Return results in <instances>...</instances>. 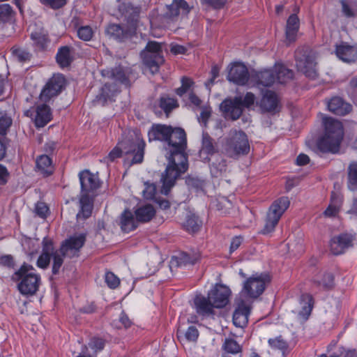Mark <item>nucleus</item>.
I'll return each instance as SVG.
<instances>
[{"label":"nucleus","instance_id":"nucleus-4","mask_svg":"<svg viewBox=\"0 0 357 357\" xmlns=\"http://www.w3.org/2000/svg\"><path fill=\"white\" fill-rule=\"evenodd\" d=\"M145 142L139 139L135 141L125 139L119 142L104 158V162H114L116 158L121 157L122 153L126 155L132 153L133 156L130 165L140 164L142 162L144 155Z\"/></svg>","mask_w":357,"mask_h":357},{"label":"nucleus","instance_id":"nucleus-19","mask_svg":"<svg viewBox=\"0 0 357 357\" xmlns=\"http://www.w3.org/2000/svg\"><path fill=\"white\" fill-rule=\"evenodd\" d=\"M231 294L230 289L223 284H216L208 293V299L215 308H222L227 305Z\"/></svg>","mask_w":357,"mask_h":357},{"label":"nucleus","instance_id":"nucleus-57","mask_svg":"<svg viewBox=\"0 0 357 357\" xmlns=\"http://www.w3.org/2000/svg\"><path fill=\"white\" fill-rule=\"evenodd\" d=\"M12 124V119L7 115L0 117V134L6 135L7 130Z\"/></svg>","mask_w":357,"mask_h":357},{"label":"nucleus","instance_id":"nucleus-28","mask_svg":"<svg viewBox=\"0 0 357 357\" xmlns=\"http://www.w3.org/2000/svg\"><path fill=\"white\" fill-rule=\"evenodd\" d=\"M200 259V254L198 252L192 253L181 252L176 257H173L171 260L172 265L177 266L194 265Z\"/></svg>","mask_w":357,"mask_h":357},{"label":"nucleus","instance_id":"nucleus-11","mask_svg":"<svg viewBox=\"0 0 357 357\" xmlns=\"http://www.w3.org/2000/svg\"><path fill=\"white\" fill-rule=\"evenodd\" d=\"M290 201L287 197H282L273 202L267 213L266 222L261 233L267 234L272 232L280 218L289 208Z\"/></svg>","mask_w":357,"mask_h":357},{"label":"nucleus","instance_id":"nucleus-6","mask_svg":"<svg viewBox=\"0 0 357 357\" xmlns=\"http://www.w3.org/2000/svg\"><path fill=\"white\" fill-rule=\"evenodd\" d=\"M255 101V95L251 92H248L244 98L236 96L232 99L225 100L221 103L220 108L226 118L234 121L241 116L243 107L249 108L254 105Z\"/></svg>","mask_w":357,"mask_h":357},{"label":"nucleus","instance_id":"nucleus-18","mask_svg":"<svg viewBox=\"0 0 357 357\" xmlns=\"http://www.w3.org/2000/svg\"><path fill=\"white\" fill-rule=\"evenodd\" d=\"M248 69L243 63L236 62L229 68L227 79L237 85H245L250 77Z\"/></svg>","mask_w":357,"mask_h":357},{"label":"nucleus","instance_id":"nucleus-24","mask_svg":"<svg viewBox=\"0 0 357 357\" xmlns=\"http://www.w3.org/2000/svg\"><path fill=\"white\" fill-rule=\"evenodd\" d=\"M328 109L335 114L344 116L351 110V105L338 96L333 97L327 102Z\"/></svg>","mask_w":357,"mask_h":357},{"label":"nucleus","instance_id":"nucleus-55","mask_svg":"<svg viewBox=\"0 0 357 357\" xmlns=\"http://www.w3.org/2000/svg\"><path fill=\"white\" fill-rule=\"evenodd\" d=\"M211 112L212 110L210 107H202V112L200 113V116L198 117V121L199 123H203L205 127L207 125L208 120L211 117Z\"/></svg>","mask_w":357,"mask_h":357},{"label":"nucleus","instance_id":"nucleus-64","mask_svg":"<svg viewBox=\"0 0 357 357\" xmlns=\"http://www.w3.org/2000/svg\"><path fill=\"white\" fill-rule=\"evenodd\" d=\"M241 243H242V238L241 236H236V237L233 238L231 240V242L230 248H229L230 253H232L233 252L239 248V246L241 245Z\"/></svg>","mask_w":357,"mask_h":357},{"label":"nucleus","instance_id":"nucleus-41","mask_svg":"<svg viewBox=\"0 0 357 357\" xmlns=\"http://www.w3.org/2000/svg\"><path fill=\"white\" fill-rule=\"evenodd\" d=\"M13 17V10L9 4L0 5V28H3L5 24L10 23Z\"/></svg>","mask_w":357,"mask_h":357},{"label":"nucleus","instance_id":"nucleus-26","mask_svg":"<svg viewBox=\"0 0 357 357\" xmlns=\"http://www.w3.org/2000/svg\"><path fill=\"white\" fill-rule=\"evenodd\" d=\"M52 119L50 107L46 104L39 105L36 108L34 123L37 128H43Z\"/></svg>","mask_w":357,"mask_h":357},{"label":"nucleus","instance_id":"nucleus-34","mask_svg":"<svg viewBox=\"0 0 357 357\" xmlns=\"http://www.w3.org/2000/svg\"><path fill=\"white\" fill-rule=\"evenodd\" d=\"M278 100L272 91L266 92L260 101V107L265 112H272L277 107Z\"/></svg>","mask_w":357,"mask_h":357},{"label":"nucleus","instance_id":"nucleus-47","mask_svg":"<svg viewBox=\"0 0 357 357\" xmlns=\"http://www.w3.org/2000/svg\"><path fill=\"white\" fill-rule=\"evenodd\" d=\"M340 204V198L334 192H333L331 195V202L324 212V215L326 217L335 216L339 211Z\"/></svg>","mask_w":357,"mask_h":357},{"label":"nucleus","instance_id":"nucleus-1","mask_svg":"<svg viewBox=\"0 0 357 357\" xmlns=\"http://www.w3.org/2000/svg\"><path fill=\"white\" fill-rule=\"evenodd\" d=\"M187 138L181 128L172 127L167 140L164 144L168 164L161 175V192L167 195L181 174L188 169V155L185 153Z\"/></svg>","mask_w":357,"mask_h":357},{"label":"nucleus","instance_id":"nucleus-20","mask_svg":"<svg viewBox=\"0 0 357 357\" xmlns=\"http://www.w3.org/2000/svg\"><path fill=\"white\" fill-rule=\"evenodd\" d=\"M81 184V194L89 195L100 187V181L97 175L84 170L79 174Z\"/></svg>","mask_w":357,"mask_h":357},{"label":"nucleus","instance_id":"nucleus-29","mask_svg":"<svg viewBox=\"0 0 357 357\" xmlns=\"http://www.w3.org/2000/svg\"><path fill=\"white\" fill-rule=\"evenodd\" d=\"M300 21L296 14L291 15L287 21L286 25V40L289 43L296 41L297 33L299 29Z\"/></svg>","mask_w":357,"mask_h":357},{"label":"nucleus","instance_id":"nucleus-30","mask_svg":"<svg viewBox=\"0 0 357 357\" xmlns=\"http://www.w3.org/2000/svg\"><path fill=\"white\" fill-rule=\"evenodd\" d=\"M275 67L273 69H266L252 75L257 84L269 86L275 82Z\"/></svg>","mask_w":357,"mask_h":357},{"label":"nucleus","instance_id":"nucleus-22","mask_svg":"<svg viewBox=\"0 0 357 357\" xmlns=\"http://www.w3.org/2000/svg\"><path fill=\"white\" fill-rule=\"evenodd\" d=\"M335 54L340 60L346 63H354L357 60V48L344 43L336 45Z\"/></svg>","mask_w":357,"mask_h":357},{"label":"nucleus","instance_id":"nucleus-43","mask_svg":"<svg viewBox=\"0 0 357 357\" xmlns=\"http://www.w3.org/2000/svg\"><path fill=\"white\" fill-rule=\"evenodd\" d=\"M222 348L226 353L231 354H236L242 350V346L231 337L225 338Z\"/></svg>","mask_w":357,"mask_h":357},{"label":"nucleus","instance_id":"nucleus-48","mask_svg":"<svg viewBox=\"0 0 357 357\" xmlns=\"http://www.w3.org/2000/svg\"><path fill=\"white\" fill-rule=\"evenodd\" d=\"M211 173L215 176L218 177L225 172L227 169L226 161L222 157H219L215 162H213L211 165Z\"/></svg>","mask_w":357,"mask_h":357},{"label":"nucleus","instance_id":"nucleus-54","mask_svg":"<svg viewBox=\"0 0 357 357\" xmlns=\"http://www.w3.org/2000/svg\"><path fill=\"white\" fill-rule=\"evenodd\" d=\"M192 83V81L190 78L185 77H182L181 86L179 88L176 89V94L178 95L179 96H182L189 90Z\"/></svg>","mask_w":357,"mask_h":357},{"label":"nucleus","instance_id":"nucleus-16","mask_svg":"<svg viewBox=\"0 0 357 357\" xmlns=\"http://www.w3.org/2000/svg\"><path fill=\"white\" fill-rule=\"evenodd\" d=\"M235 310L233 314V323L236 327L243 328L248 321L251 304L248 300L244 299L241 294L235 299Z\"/></svg>","mask_w":357,"mask_h":357},{"label":"nucleus","instance_id":"nucleus-7","mask_svg":"<svg viewBox=\"0 0 357 357\" xmlns=\"http://www.w3.org/2000/svg\"><path fill=\"white\" fill-rule=\"evenodd\" d=\"M42 244V252L37 260V266L43 269H46L49 266L50 259L52 257L53 264L52 271L54 275L58 274L63 264L62 257L59 254V250L54 248L52 239L45 237Z\"/></svg>","mask_w":357,"mask_h":357},{"label":"nucleus","instance_id":"nucleus-46","mask_svg":"<svg viewBox=\"0 0 357 357\" xmlns=\"http://www.w3.org/2000/svg\"><path fill=\"white\" fill-rule=\"evenodd\" d=\"M201 222L197 215L194 214L188 215L186 217L185 222L183 224L185 229L191 233H195L199 229Z\"/></svg>","mask_w":357,"mask_h":357},{"label":"nucleus","instance_id":"nucleus-25","mask_svg":"<svg viewBox=\"0 0 357 357\" xmlns=\"http://www.w3.org/2000/svg\"><path fill=\"white\" fill-rule=\"evenodd\" d=\"M172 126L163 124H154L148 132L149 140H157L166 143Z\"/></svg>","mask_w":357,"mask_h":357},{"label":"nucleus","instance_id":"nucleus-31","mask_svg":"<svg viewBox=\"0 0 357 357\" xmlns=\"http://www.w3.org/2000/svg\"><path fill=\"white\" fill-rule=\"evenodd\" d=\"M138 221L129 210H125L120 216V227L123 231L130 232L137 227Z\"/></svg>","mask_w":357,"mask_h":357},{"label":"nucleus","instance_id":"nucleus-3","mask_svg":"<svg viewBox=\"0 0 357 357\" xmlns=\"http://www.w3.org/2000/svg\"><path fill=\"white\" fill-rule=\"evenodd\" d=\"M325 133L318 142L317 147L323 153H336L340 150L343 139V126L340 121L332 117L324 116L322 119Z\"/></svg>","mask_w":357,"mask_h":357},{"label":"nucleus","instance_id":"nucleus-62","mask_svg":"<svg viewBox=\"0 0 357 357\" xmlns=\"http://www.w3.org/2000/svg\"><path fill=\"white\" fill-rule=\"evenodd\" d=\"M67 3V0H47L45 6H49L52 9H59L63 7Z\"/></svg>","mask_w":357,"mask_h":357},{"label":"nucleus","instance_id":"nucleus-38","mask_svg":"<svg viewBox=\"0 0 357 357\" xmlns=\"http://www.w3.org/2000/svg\"><path fill=\"white\" fill-rule=\"evenodd\" d=\"M31 39L33 40L34 46L39 50H44L50 42L48 34L44 31L32 32Z\"/></svg>","mask_w":357,"mask_h":357},{"label":"nucleus","instance_id":"nucleus-9","mask_svg":"<svg viewBox=\"0 0 357 357\" xmlns=\"http://www.w3.org/2000/svg\"><path fill=\"white\" fill-rule=\"evenodd\" d=\"M296 65L298 71L306 77L314 79L317 76L316 53L309 47H302L295 52Z\"/></svg>","mask_w":357,"mask_h":357},{"label":"nucleus","instance_id":"nucleus-37","mask_svg":"<svg viewBox=\"0 0 357 357\" xmlns=\"http://www.w3.org/2000/svg\"><path fill=\"white\" fill-rule=\"evenodd\" d=\"M155 213L153 206L151 204H146L138 208L135 211L136 219L138 222H149L154 216Z\"/></svg>","mask_w":357,"mask_h":357},{"label":"nucleus","instance_id":"nucleus-10","mask_svg":"<svg viewBox=\"0 0 357 357\" xmlns=\"http://www.w3.org/2000/svg\"><path fill=\"white\" fill-rule=\"evenodd\" d=\"M141 56L144 64L152 74L159 71L160 66L164 63L162 44L156 41H149L142 52Z\"/></svg>","mask_w":357,"mask_h":357},{"label":"nucleus","instance_id":"nucleus-35","mask_svg":"<svg viewBox=\"0 0 357 357\" xmlns=\"http://www.w3.org/2000/svg\"><path fill=\"white\" fill-rule=\"evenodd\" d=\"M275 82L280 84H284L293 79L294 72L287 68L282 64L275 66Z\"/></svg>","mask_w":357,"mask_h":357},{"label":"nucleus","instance_id":"nucleus-23","mask_svg":"<svg viewBox=\"0 0 357 357\" xmlns=\"http://www.w3.org/2000/svg\"><path fill=\"white\" fill-rule=\"evenodd\" d=\"M194 303L196 312L201 316L209 317L214 314V308L213 303L207 297L203 296H197L194 299Z\"/></svg>","mask_w":357,"mask_h":357},{"label":"nucleus","instance_id":"nucleus-42","mask_svg":"<svg viewBox=\"0 0 357 357\" xmlns=\"http://www.w3.org/2000/svg\"><path fill=\"white\" fill-rule=\"evenodd\" d=\"M348 188L357 190V162H352L348 167Z\"/></svg>","mask_w":357,"mask_h":357},{"label":"nucleus","instance_id":"nucleus-27","mask_svg":"<svg viewBox=\"0 0 357 357\" xmlns=\"http://www.w3.org/2000/svg\"><path fill=\"white\" fill-rule=\"evenodd\" d=\"M79 203L80 209L77 214V219L79 220L89 218L91 215L93 208V199L90 197V195L81 194Z\"/></svg>","mask_w":357,"mask_h":357},{"label":"nucleus","instance_id":"nucleus-50","mask_svg":"<svg viewBox=\"0 0 357 357\" xmlns=\"http://www.w3.org/2000/svg\"><path fill=\"white\" fill-rule=\"evenodd\" d=\"M12 53L17 61L22 63L29 61L32 56L29 51L22 48H12Z\"/></svg>","mask_w":357,"mask_h":357},{"label":"nucleus","instance_id":"nucleus-39","mask_svg":"<svg viewBox=\"0 0 357 357\" xmlns=\"http://www.w3.org/2000/svg\"><path fill=\"white\" fill-rule=\"evenodd\" d=\"M36 167L44 176H49L52 173V160L47 155L39 156L36 160Z\"/></svg>","mask_w":357,"mask_h":357},{"label":"nucleus","instance_id":"nucleus-44","mask_svg":"<svg viewBox=\"0 0 357 357\" xmlns=\"http://www.w3.org/2000/svg\"><path fill=\"white\" fill-rule=\"evenodd\" d=\"M117 92L116 85L109 83H105L101 89V92L98 95L99 100L105 102L107 100L111 99Z\"/></svg>","mask_w":357,"mask_h":357},{"label":"nucleus","instance_id":"nucleus-52","mask_svg":"<svg viewBox=\"0 0 357 357\" xmlns=\"http://www.w3.org/2000/svg\"><path fill=\"white\" fill-rule=\"evenodd\" d=\"M77 32L78 37L84 41H89L93 35V31L89 26H80Z\"/></svg>","mask_w":357,"mask_h":357},{"label":"nucleus","instance_id":"nucleus-17","mask_svg":"<svg viewBox=\"0 0 357 357\" xmlns=\"http://www.w3.org/2000/svg\"><path fill=\"white\" fill-rule=\"evenodd\" d=\"M355 236L349 233H342L333 236L330 241V250L334 255L343 254L353 247Z\"/></svg>","mask_w":357,"mask_h":357},{"label":"nucleus","instance_id":"nucleus-51","mask_svg":"<svg viewBox=\"0 0 357 357\" xmlns=\"http://www.w3.org/2000/svg\"><path fill=\"white\" fill-rule=\"evenodd\" d=\"M105 281L108 287L112 289L117 288L120 284V279L110 271L105 273Z\"/></svg>","mask_w":357,"mask_h":357},{"label":"nucleus","instance_id":"nucleus-60","mask_svg":"<svg viewBox=\"0 0 357 357\" xmlns=\"http://www.w3.org/2000/svg\"><path fill=\"white\" fill-rule=\"evenodd\" d=\"M186 183L189 187L197 190L202 189L204 185V181L197 178L190 177L186 180Z\"/></svg>","mask_w":357,"mask_h":357},{"label":"nucleus","instance_id":"nucleus-32","mask_svg":"<svg viewBox=\"0 0 357 357\" xmlns=\"http://www.w3.org/2000/svg\"><path fill=\"white\" fill-rule=\"evenodd\" d=\"M56 60L60 67H68L73 61L72 48L68 46L61 47L56 55Z\"/></svg>","mask_w":357,"mask_h":357},{"label":"nucleus","instance_id":"nucleus-40","mask_svg":"<svg viewBox=\"0 0 357 357\" xmlns=\"http://www.w3.org/2000/svg\"><path fill=\"white\" fill-rule=\"evenodd\" d=\"M215 152L216 149L214 146L213 139L207 132H203L200 155L206 154L207 155H212Z\"/></svg>","mask_w":357,"mask_h":357},{"label":"nucleus","instance_id":"nucleus-5","mask_svg":"<svg viewBox=\"0 0 357 357\" xmlns=\"http://www.w3.org/2000/svg\"><path fill=\"white\" fill-rule=\"evenodd\" d=\"M34 268L24 263L14 274V280H20L18 289L26 296H32L38 291L40 284V276L33 272Z\"/></svg>","mask_w":357,"mask_h":357},{"label":"nucleus","instance_id":"nucleus-45","mask_svg":"<svg viewBox=\"0 0 357 357\" xmlns=\"http://www.w3.org/2000/svg\"><path fill=\"white\" fill-rule=\"evenodd\" d=\"M159 105L166 114L178 107L177 100L168 96H162L160 98Z\"/></svg>","mask_w":357,"mask_h":357},{"label":"nucleus","instance_id":"nucleus-21","mask_svg":"<svg viewBox=\"0 0 357 357\" xmlns=\"http://www.w3.org/2000/svg\"><path fill=\"white\" fill-rule=\"evenodd\" d=\"M181 10L187 14L190 13L191 8L185 0H173L170 5L167 6V11L164 17L167 20L174 21L178 18Z\"/></svg>","mask_w":357,"mask_h":357},{"label":"nucleus","instance_id":"nucleus-63","mask_svg":"<svg viewBox=\"0 0 357 357\" xmlns=\"http://www.w3.org/2000/svg\"><path fill=\"white\" fill-rule=\"evenodd\" d=\"M341 4L342 7V12L345 16H347V17H351L355 16V12L349 6V5L347 4V3L345 1L342 0Z\"/></svg>","mask_w":357,"mask_h":357},{"label":"nucleus","instance_id":"nucleus-33","mask_svg":"<svg viewBox=\"0 0 357 357\" xmlns=\"http://www.w3.org/2000/svg\"><path fill=\"white\" fill-rule=\"evenodd\" d=\"M313 298L310 294H303L301 297V310L298 312L301 319L305 321L310 317L313 308Z\"/></svg>","mask_w":357,"mask_h":357},{"label":"nucleus","instance_id":"nucleus-53","mask_svg":"<svg viewBox=\"0 0 357 357\" xmlns=\"http://www.w3.org/2000/svg\"><path fill=\"white\" fill-rule=\"evenodd\" d=\"M268 343L273 349L285 350L287 348V343L282 338V336H276L274 338L269 339Z\"/></svg>","mask_w":357,"mask_h":357},{"label":"nucleus","instance_id":"nucleus-14","mask_svg":"<svg viewBox=\"0 0 357 357\" xmlns=\"http://www.w3.org/2000/svg\"><path fill=\"white\" fill-rule=\"evenodd\" d=\"M105 77L112 78L126 87H128L137 79V73L130 67L118 66L111 70H102Z\"/></svg>","mask_w":357,"mask_h":357},{"label":"nucleus","instance_id":"nucleus-36","mask_svg":"<svg viewBox=\"0 0 357 357\" xmlns=\"http://www.w3.org/2000/svg\"><path fill=\"white\" fill-rule=\"evenodd\" d=\"M314 284L324 290H328L334 286V275L331 273H324L316 275L314 279Z\"/></svg>","mask_w":357,"mask_h":357},{"label":"nucleus","instance_id":"nucleus-8","mask_svg":"<svg viewBox=\"0 0 357 357\" xmlns=\"http://www.w3.org/2000/svg\"><path fill=\"white\" fill-rule=\"evenodd\" d=\"M225 150L226 154L233 158L247 155L250 151V144L246 134L241 130H230Z\"/></svg>","mask_w":357,"mask_h":357},{"label":"nucleus","instance_id":"nucleus-49","mask_svg":"<svg viewBox=\"0 0 357 357\" xmlns=\"http://www.w3.org/2000/svg\"><path fill=\"white\" fill-rule=\"evenodd\" d=\"M105 340L100 336H92L86 349H91L95 354L103 349Z\"/></svg>","mask_w":357,"mask_h":357},{"label":"nucleus","instance_id":"nucleus-15","mask_svg":"<svg viewBox=\"0 0 357 357\" xmlns=\"http://www.w3.org/2000/svg\"><path fill=\"white\" fill-rule=\"evenodd\" d=\"M66 79L61 74L54 75L47 82L40 94L41 101L47 102L57 96L65 88Z\"/></svg>","mask_w":357,"mask_h":357},{"label":"nucleus","instance_id":"nucleus-58","mask_svg":"<svg viewBox=\"0 0 357 357\" xmlns=\"http://www.w3.org/2000/svg\"><path fill=\"white\" fill-rule=\"evenodd\" d=\"M49 208L45 203L39 202L36 204L35 212L36 215L42 218H46Z\"/></svg>","mask_w":357,"mask_h":357},{"label":"nucleus","instance_id":"nucleus-2","mask_svg":"<svg viewBox=\"0 0 357 357\" xmlns=\"http://www.w3.org/2000/svg\"><path fill=\"white\" fill-rule=\"evenodd\" d=\"M118 8L119 12L125 17L126 24H110L106 29V33L116 40L125 43L137 36L142 7L134 6L129 1H123Z\"/></svg>","mask_w":357,"mask_h":357},{"label":"nucleus","instance_id":"nucleus-59","mask_svg":"<svg viewBox=\"0 0 357 357\" xmlns=\"http://www.w3.org/2000/svg\"><path fill=\"white\" fill-rule=\"evenodd\" d=\"M155 185L154 184H146L145 188L142 191L143 196L145 199H152L155 197Z\"/></svg>","mask_w":357,"mask_h":357},{"label":"nucleus","instance_id":"nucleus-61","mask_svg":"<svg viewBox=\"0 0 357 357\" xmlns=\"http://www.w3.org/2000/svg\"><path fill=\"white\" fill-rule=\"evenodd\" d=\"M10 178V173L8 172L7 168L0 165V185H6L8 179Z\"/></svg>","mask_w":357,"mask_h":357},{"label":"nucleus","instance_id":"nucleus-56","mask_svg":"<svg viewBox=\"0 0 357 357\" xmlns=\"http://www.w3.org/2000/svg\"><path fill=\"white\" fill-rule=\"evenodd\" d=\"M202 4L210 6L214 9H220L225 6L227 0H200Z\"/></svg>","mask_w":357,"mask_h":357},{"label":"nucleus","instance_id":"nucleus-12","mask_svg":"<svg viewBox=\"0 0 357 357\" xmlns=\"http://www.w3.org/2000/svg\"><path fill=\"white\" fill-rule=\"evenodd\" d=\"M270 282V276L266 273L254 275L244 282L242 293L244 292L249 298H257Z\"/></svg>","mask_w":357,"mask_h":357},{"label":"nucleus","instance_id":"nucleus-13","mask_svg":"<svg viewBox=\"0 0 357 357\" xmlns=\"http://www.w3.org/2000/svg\"><path fill=\"white\" fill-rule=\"evenodd\" d=\"M86 234L85 233L70 236L62 243L60 248L58 249L59 254L63 259L66 257L69 258L77 257L80 249L86 242Z\"/></svg>","mask_w":357,"mask_h":357}]
</instances>
